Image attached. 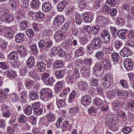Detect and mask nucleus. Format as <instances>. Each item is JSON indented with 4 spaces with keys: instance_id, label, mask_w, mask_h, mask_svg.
<instances>
[{
    "instance_id": "nucleus-1",
    "label": "nucleus",
    "mask_w": 134,
    "mask_h": 134,
    "mask_svg": "<svg viewBox=\"0 0 134 134\" xmlns=\"http://www.w3.org/2000/svg\"><path fill=\"white\" fill-rule=\"evenodd\" d=\"M49 37L48 36L44 35L43 36L44 40H41L38 42L39 48L40 50H47L52 47L53 42Z\"/></svg>"
},
{
    "instance_id": "nucleus-2",
    "label": "nucleus",
    "mask_w": 134,
    "mask_h": 134,
    "mask_svg": "<svg viewBox=\"0 0 134 134\" xmlns=\"http://www.w3.org/2000/svg\"><path fill=\"white\" fill-rule=\"evenodd\" d=\"M53 96V93L51 89L44 88L40 92V98L45 101H47Z\"/></svg>"
},
{
    "instance_id": "nucleus-3",
    "label": "nucleus",
    "mask_w": 134,
    "mask_h": 134,
    "mask_svg": "<svg viewBox=\"0 0 134 134\" xmlns=\"http://www.w3.org/2000/svg\"><path fill=\"white\" fill-rule=\"evenodd\" d=\"M98 37L101 40L102 42L107 43L110 40V35L108 31L104 30Z\"/></svg>"
},
{
    "instance_id": "nucleus-4",
    "label": "nucleus",
    "mask_w": 134,
    "mask_h": 134,
    "mask_svg": "<svg viewBox=\"0 0 134 134\" xmlns=\"http://www.w3.org/2000/svg\"><path fill=\"white\" fill-rule=\"evenodd\" d=\"M96 63L104 70H107L111 66L110 61L106 58L102 59L99 63Z\"/></svg>"
},
{
    "instance_id": "nucleus-5",
    "label": "nucleus",
    "mask_w": 134,
    "mask_h": 134,
    "mask_svg": "<svg viewBox=\"0 0 134 134\" xmlns=\"http://www.w3.org/2000/svg\"><path fill=\"white\" fill-rule=\"evenodd\" d=\"M101 40L98 37L94 38L92 40V44L95 49H98L101 48L102 46Z\"/></svg>"
},
{
    "instance_id": "nucleus-6",
    "label": "nucleus",
    "mask_w": 134,
    "mask_h": 134,
    "mask_svg": "<svg viewBox=\"0 0 134 134\" xmlns=\"http://www.w3.org/2000/svg\"><path fill=\"white\" fill-rule=\"evenodd\" d=\"M104 70L96 63L94 68V75L98 76H101L104 73Z\"/></svg>"
},
{
    "instance_id": "nucleus-7",
    "label": "nucleus",
    "mask_w": 134,
    "mask_h": 134,
    "mask_svg": "<svg viewBox=\"0 0 134 134\" xmlns=\"http://www.w3.org/2000/svg\"><path fill=\"white\" fill-rule=\"evenodd\" d=\"M124 63V67L126 70H131L133 69V63L129 59L127 58L125 60Z\"/></svg>"
},
{
    "instance_id": "nucleus-8",
    "label": "nucleus",
    "mask_w": 134,
    "mask_h": 134,
    "mask_svg": "<svg viewBox=\"0 0 134 134\" xmlns=\"http://www.w3.org/2000/svg\"><path fill=\"white\" fill-rule=\"evenodd\" d=\"M64 20L63 16L57 15L54 19V24L56 26L60 25L64 22Z\"/></svg>"
},
{
    "instance_id": "nucleus-9",
    "label": "nucleus",
    "mask_w": 134,
    "mask_h": 134,
    "mask_svg": "<svg viewBox=\"0 0 134 134\" xmlns=\"http://www.w3.org/2000/svg\"><path fill=\"white\" fill-rule=\"evenodd\" d=\"M91 98L88 95L83 96L81 99V102L82 104L85 106L89 105L91 103Z\"/></svg>"
},
{
    "instance_id": "nucleus-10",
    "label": "nucleus",
    "mask_w": 134,
    "mask_h": 134,
    "mask_svg": "<svg viewBox=\"0 0 134 134\" xmlns=\"http://www.w3.org/2000/svg\"><path fill=\"white\" fill-rule=\"evenodd\" d=\"M66 35L64 34L62 32L58 31L55 33L54 36V38L55 41L58 42L64 40Z\"/></svg>"
},
{
    "instance_id": "nucleus-11",
    "label": "nucleus",
    "mask_w": 134,
    "mask_h": 134,
    "mask_svg": "<svg viewBox=\"0 0 134 134\" xmlns=\"http://www.w3.org/2000/svg\"><path fill=\"white\" fill-rule=\"evenodd\" d=\"M93 18L92 15L90 13H85L82 14V19L86 23H90Z\"/></svg>"
},
{
    "instance_id": "nucleus-12",
    "label": "nucleus",
    "mask_w": 134,
    "mask_h": 134,
    "mask_svg": "<svg viewBox=\"0 0 134 134\" xmlns=\"http://www.w3.org/2000/svg\"><path fill=\"white\" fill-rule=\"evenodd\" d=\"M96 23H100L102 25L106 24L107 22L106 18L103 16H99L97 17L96 20Z\"/></svg>"
},
{
    "instance_id": "nucleus-13",
    "label": "nucleus",
    "mask_w": 134,
    "mask_h": 134,
    "mask_svg": "<svg viewBox=\"0 0 134 134\" xmlns=\"http://www.w3.org/2000/svg\"><path fill=\"white\" fill-rule=\"evenodd\" d=\"M46 65L43 61H38L36 63V67L39 71L43 72L45 69Z\"/></svg>"
},
{
    "instance_id": "nucleus-14",
    "label": "nucleus",
    "mask_w": 134,
    "mask_h": 134,
    "mask_svg": "<svg viewBox=\"0 0 134 134\" xmlns=\"http://www.w3.org/2000/svg\"><path fill=\"white\" fill-rule=\"evenodd\" d=\"M131 50L128 47H125L122 49L120 52L121 55L124 57H127L130 55Z\"/></svg>"
},
{
    "instance_id": "nucleus-15",
    "label": "nucleus",
    "mask_w": 134,
    "mask_h": 134,
    "mask_svg": "<svg viewBox=\"0 0 134 134\" xmlns=\"http://www.w3.org/2000/svg\"><path fill=\"white\" fill-rule=\"evenodd\" d=\"M67 4L66 1L63 0L60 2L57 5V9L60 12L62 11Z\"/></svg>"
},
{
    "instance_id": "nucleus-16",
    "label": "nucleus",
    "mask_w": 134,
    "mask_h": 134,
    "mask_svg": "<svg viewBox=\"0 0 134 134\" xmlns=\"http://www.w3.org/2000/svg\"><path fill=\"white\" fill-rule=\"evenodd\" d=\"M29 21L26 20L22 21L20 23V29L22 31L26 30L28 27L29 24Z\"/></svg>"
},
{
    "instance_id": "nucleus-17",
    "label": "nucleus",
    "mask_w": 134,
    "mask_h": 134,
    "mask_svg": "<svg viewBox=\"0 0 134 134\" xmlns=\"http://www.w3.org/2000/svg\"><path fill=\"white\" fill-rule=\"evenodd\" d=\"M129 30L126 29H122L119 31L118 37L122 40L126 38V36L128 35Z\"/></svg>"
},
{
    "instance_id": "nucleus-18",
    "label": "nucleus",
    "mask_w": 134,
    "mask_h": 134,
    "mask_svg": "<svg viewBox=\"0 0 134 134\" xmlns=\"http://www.w3.org/2000/svg\"><path fill=\"white\" fill-rule=\"evenodd\" d=\"M4 73L7 77L11 79H15V77H17V75L15 73L12 71L7 70L5 71Z\"/></svg>"
},
{
    "instance_id": "nucleus-19",
    "label": "nucleus",
    "mask_w": 134,
    "mask_h": 134,
    "mask_svg": "<svg viewBox=\"0 0 134 134\" xmlns=\"http://www.w3.org/2000/svg\"><path fill=\"white\" fill-rule=\"evenodd\" d=\"M78 86L80 90L83 92L87 90L89 87L88 85L86 82H80L78 83Z\"/></svg>"
},
{
    "instance_id": "nucleus-20",
    "label": "nucleus",
    "mask_w": 134,
    "mask_h": 134,
    "mask_svg": "<svg viewBox=\"0 0 134 134\" xmlns=\"http://www.w3.org/2000/svg\"><path fill=\"white\" fill-rule=\"evenodd\" d=\"M104 56V53L102 51H98L95 53L94 57L98 60H100L103 59Z\"/></svg>"
},
{
    "instance_id": "nucleus-21",
    "label": "nucleus",
    "mask_w": 134,
    "mask_h": 134,
    "mask_svg": "<svg viewBox=\"0 0 134 134\" xmlns=\"http://www.w3.org/2000/svg\"><path fill=\"white\" fill-rule=\"evenodd\" d=\"M8 58L9 60L16 61L18 58L17 52L15 51H13L10 52L8 55Z\"/></svg>"
},
{
    "instance_id": "nucleus-22",
    "label": "nucleus",
    "mask_w": 134,
    "mask_h": 134,
    "mask_svg": "<svg viewBox=\"0 0 134 134\" xmlns=\"http://www.w3.org/2000/svg\"><path fill=\"white\" fill-rule=\"evenodd\" d=\"M20 55L21 57H24L27 54V52L23 46H21L18 49L17 51Z\"/></svg>"
},
{
    "instance_id": "nucleus-23",
    "label": "nucleus",
    "mask_w": 134,
    "mask_h": 134,
    "mask_svg": "<svg viewBox=\"0 0 134 134\" xmlns=\"http://www.w3.org/2000/svg\"><path fill=\"white\" fill-rule=\"evenodd\" d=\"M18 120L19 123L21 124H24L25 127H26L27 129L29 128V126L27 123H26L27 120L25 116L24 115H21L20 117L18 118Z\"/></svg>"
},
{
    "instance_id": "nucleus-24",
    "label": "nucleus",
    "mask_w": 134,
    "mask_h": 134,
    "mask_svg": "<svg viewBox=\"0 0 134 134\" xmlns=\"http://www.w3.org/2000/svg\"><path fill=\"white\" fill-rule=\"evenodd\" d=\"M63 81H59L55 85L54 88L55 92L58 93L63 87Z\"/></svg>"
},
{
    "instance_id": "nucleus-25",
    "label": "nucleus",
    "mask_w": 134,
    "mask_h": 134,
    "mask_svg": "<svg viewBox=\"0 0 134 134\" xmlns=\"http://www.w3.org/2000/svg\"><path fill=\"white\" fill-rule=\"evenodd\" d=\"M27 66L30 68L35 66V61L34 57L31 56L29 58L27 61Z\"/></svg>"
},
{
    "instance_id": "nucleus-26",
    "label": "nucleus",
    "mask_w": 134,
    "mask_h": 134,
    "mask_svg": "<svg viewBox=\"0 0 134 134\" xmlns=\"http://www.w3.org/2000/svg\"><path fill=\"white\" fill-rule=\"evenodd\" d=\"M25 34L21 33H20L17 34L15 36V40L16 42L18 43L21 42L24 40Z\"/></svg>"
},
{
    "instance_id": "nucleus-27",
    "label": "nucleus",
    "mask_w": 134,
    "mask_h": 134,
    "mask_svg": "<svg viewBox=\"0 0 134 134\" xmlns=\"http://www.w3.org/2000/svg\"><path fill=\"white\" fill-rule=\"evenodd\" d=\"M51 5L49 3L46 2L43 4L42 9L43 11L46 12L49 11L51 9Z\"/></svg>"
},
{
    "instance_id": "nucleus-28",
    "label": "nucleus",
    "mask_w": 134,
    "mask_h": 134,
    "mask_svg": "<svg viewBox=\"0 0 134 134\" xmlns=\"http://www.w3.org/2000/svg\"><path fill=\"white\" fill-rule=\"evenodd\" d=\"M81 72L84 76L90 74V68L88 66L83 67L81 70Z\"/></svg>"
},
{
    "instance_id": "nucleus-29",
    "label": "nucleus",
    "mask_w": 134,
    "mask_h": 134,
    "mask_svg": "<svg viewBox=\"0 0 134 134\" xmlns=\"http://www.w3.org/2000/svg\"><path fill=\"white\" fill-rule=\"evenodd\" d=\"M111 32L114 38H116L117 36H118L119 31L116 28L114 27H111L110 28Z\"/></svg>"
},
{
    "instance_id": "nucleus-30",
    "label": "nucleus",
    "mask_w": 134,
    "mask_h": 134,
    "mask_svg": "<svg viewBox=\"0 0 134 134\" xmlns=\"http://www.w3.org/2000/svg\"><path fill=\"white\" fill-rule=\"evenodd\" d=\"M69 122L67 121H63L60 127L62 129L63 131H64L68 129L70 126Z\"/></svg>"
},
{
    "instance_id": "nucleus-31",
    "label": "nucleus",
    "mask_w": 134,
    "mask_h": 134,
    "mask_svg": "<svg viewBox=\"0 0 134 134\" xmlns=\"http://www.w3.org/2000/svg\"><path fill=\"white\" fill-rule=\"evenodd\" d=\"M39 0H34L31 2L30 6L33 9H36L39 8Z\"/></svg>"
},
{
    "instance_id": "nucleus-32",
    "label": "nucleus",
    "mask_w": 134,
    "mask_h": 134,
    "mask_svg": "<svg viewBox=\"0 0 134 134\" xmlns=\"http://www.w3.org/2000/svg\"><path fill=\"white\" fill-rule=\"evenodd\" d=\"M55 75L57 79H59L62 78L64 75V71L63 70H57L55 72Z\"/></svg>"
},
{
    "instance_id": "nucleus-33",
    "label": "nucleus",
    "mask_w": 134,
    "mask_h": 134,
    "mask_svg": "<svg viewBox=\"0 0 134 134\" xmlns=\"http://www.w3.org/2000/svg\"><path fill=\"white\" fill-rule=\"evenodd\" d=\"M29 96L32 100H34L38 98V93L36 91H32L30 93Z\"/></svg>"
},
{
    "instance_id": "nucleus-34",
    "label": "nucleus",
    "mask_w": 134,
    "mask_h": 134,
    "mask_svg": "<svg viewBox=\"0 0 134 134\" xmlns=\"http://www.w3.org/2000/svg\"><path fill=\"white\" fill-rule=\"evenodd\" d=\"M85 48L84 46L80 47L79 49L76 50V55L78 57L80 56L83 55V54L85 52Z\"/></svg>"
},
{
    "instance_id": "nucleus-35",
    "label": "nucleus",
    "mask_w": 134,
    "mask_h": 134,
    "mask_svg": "<svg viewBox=\"0 0 134 134\" xmlns=\"http://www.w3.org/2000/svg\"><path fill=\"white\" fill-rule=\"evenodd\" d=\"M94 106H96L97 107H99L103 104L102 100L99 98H97L93 102Z\"/></svg>"
},
{
    "instance_id": "nucleus-36",
    "label": "nucleus",
    "mask_w": 134,
    "mask_h": 134,
    "mask_svg": "<svg viewBox=\"0 0 134 134\" xmlns=\"http://www.w3.org/2000/svg\"><path fill=\"white\" fill-rule=\"evenodd\" d=\"M4 20H5L7 23H10L14 21L15 19L13 15L11 14H7Z\"/></svg>"
},
{
    "instance_id": "nucleus-37",
    "label": "nucleus",
    "mask_w": 134,
    "mask_h": 134,
    "mask_svg": "<svg viewBox=\"0 0 134 134\" xmlns=\"http://www.w3.org/2000/svg\"><path fill=\"white\" fill-rule=\"evenodd\" d=\"M62 49L59 46L53 47L52 48V53L55 56H57Z\"/></svg>"
},
{
    "instance_id": "nucleus-38",
    "label": "nucleus",
    "mask_w": 134,
    "mask_h": 134,
    "mask_svg": "<svg viewBox=\"0 0 134 134\" xmlns=\"http://www.w3.org/2000/svg\"><path fill=\"white\" fill-rule=\"evenodd\" d=\"M120 84L121 87L124 88H128V85L127 81L124 79H121L120 80Z\"/></svg>"
},
{
    "instance_id": "nucleus-39",
    "label": "nucleus",
    "mask_w": 134,
    "mask_h": 134,
    "mask_svg": "<svg viewBox=\"0 0 134 134\" xmlns=\"http://www.w3.org/2000/svg\"><path fill=\"white\" fill-rule=\"evenodd\" d=\"M63 62L62 60H57L54 63V66L55 68L62 67L63 66Z\"/></svg>"
},
{
    "instance_id": "nucleus-40",
    "label": "nucleus",
    "mask_w": 134,
    "mask_h": 134,
    "mask_svg": "<svg viewBox=\"0 0 134 134\" xmlns=\"http://www.w3.org/2000/svg\"><path fill=\"white\" fill-rule=\"evenodd\" d=\"M46 117L48 121L49 122L53 121L55 120V118L54 114L50 113L47 115Z\"/></svg>"
},
{
    "instance_id": "nucleus-41",
    "label": "nucleus",
    "mask_w": 134,
    "mask_h": 134,
    "mask_svg": "<svg viewBox=\"0 0 134 134\" xmlns=\"http://www.w3.org/2000/svg\"><path fill=\"white\" fill-rule=\"evenodd\" d=\"M132 127L131 126H125L122 129V132L123 133L125 134H129L132 131Z\"/></svg>"
},
{
    "instance_id": "nucleus-42",
    "label": "nucleus",
    "mask_w": 134,
    "mask_h": 134,
    "mask_svg": "<svg viewBox=\"0 0 134 134\" xmlns=\"http://www.w3.org/2000/svg\"><path fill=\"white\" fill-rule=\"evenodd\" d=\"M10 99L13 102H16L18 101L19 99L18 96L15 93L9 94Z\"/></svg>"
},
{
    "instance_id": "nucleus-43",
    "label": "nucleus",
    "mask_w": 134,
    "mask_h": 134,
    "mask_svg": "<svg viewBox=\"0 0 134 134\" xmlns=\"http://www.w3.org/2000/svg\"><path fill=\"white\" fill-rule=\"evenodd\" d=\"M95 49L93 47V45L89 44L86 47V49L87 52L90 54L93 53Z\"/></svg>"
},
{
    "instance_id": "nucleus-44",
    "label": "nucleus",
    "mask_w": 134,
    "mask_h": 134,
    "mask_svg": "<svg viewBox=\"0 0 134 134\" xmlns=\"http://www.w3.org/2000/svg\"><path fill=\"white\" fill-rule=\"evenodd\" d=\"M117 115L120 118H123V120L124 121H126L127 120V116L126 113L123 111H120L118 112Z\"/></svg>"
},
{
    "instance_id": "nucleus-45",
    "label": "nucleus",
    "mask_w": 134,
    "mask_h": 134,
    "mask_svg": "<svg viewBox=\"0 0 134 134\" xmlns=\"http://www.w3.org/2000/svg\"><path fill=\"white\" fill-rule=\"evenodd\" d=\"M70 28V26L68 24H65L62 27L63 31H61L63 33H66L69 32V29Z\"/></svg>"
},
{
    "instance_id": "nucleus-46",
    "label": "nucleus",
    "mask_w": 134,
    "mask_h": 134,
    "mask_svg": "<svg viewBox=\"0 0 134 134\" xmlns=\"http://www.w3.org/2000/svg\"><path fill=\"white\" fill-rule=\"evenodd\" d=\"M32 108L30 105H27L25 109V114L27 115H30L32 114Z\"/></svg>"
},
{
    "instance_id": "nucleus-47",
    "label": "nucleus",
    "mask_w": 134,
    "mask_h": 134,
    "mask_svg": "<svg viewBox=\"0 0 134 134\" xmlns=\"http://www.w3.org/2000/svg\"><path fill=\"white\" fill-rule=\"evenodd\" d=\"M43 107L41 106V107L39 108L33 110L34 111V114L37 116H38L41 115L43 112Z\"/></svg>"
},
{
    "instance_id": "nucleus-48",
    "label": "nucleus",
    "mask_w": 134,
    "mask_h": 134,
    "mask_svg": "<svg viewBox=\"0 0 134 134\" xmlns=\"http://www.w3.org/2000/svg\"><path fill=\"white\" fill-rule=\"evenodd\" d=\"M108 97L110 99H113L116 96L115 92L113 91H108L107 93Z\"/></svg>"
},
{
    "instance_id": "nucleus-49",
    "label": "nucleus",
    "mask_w": 134,
    "mask_h": 134,
    "mask_svg": "<svg viewBox=\"0 0 134 134\" xmlns=\"http://www.w3.org/2000/svg\"><path fill=\"white\" fill-rule=\"evenodd\" d=\"M32 51L34 52L35 54H37L38 52L39 49L36 44H32L30 47Z\"/></svg>"
},
{
    "instance_id": "nucleus-50",
    "label": "nucleus",
    "mask_w": 134,
    "mask_h": 134,
    "mask_svg": "<svg viewBox=\"0 0 134 134\" xmlns=\"http://www.w3.org/2000/svg\"><path fill=\"white\" fill-rule=\"evenodd\" d=\"M34 85V82L31 80H26V83L25 84L26 88L29 89L32 87Z\"/></svg>"
},
{
    "instance_id": "nucleus-51",
    "label": "nucleus",
    "mask_w": 134,
    "mask_h": 134,
    "mask_svg": "<svg viewBox=\"0 0 134 134\" xmlns=\"http://www.w3.org/2000/svg\"><path fill=\"white\" fill-rule=\"evenodd\" d=\"M28 119L30 121L32 124L35 125L36 123L37 118L34 116H29Z\"/></svg>"
},
{
    "instance_id": "nucleus-52",
    "label": "nucleus",
    "mask_w": 134,
    "mask_h": 134,
    "mask_svg": "<svg viewBox=\"0 0 134 134\" xmlns=\"http://www.w3.org/2000/svg\"><path fill=\"white\" fill-rule=\"evenodd\" d=\"M119 57L120 56L117 53L114 52L112 53L111 58L113 61L115 62H117L119 60Z\"/></svg>"
},
{
    "instance_id": "nucleus-53",
    "label": "nucleus",
    "mask_w": 134,
    "mask_h": 134,
    "mask_svg": "<svg viewBox=\"0 0 134 134\" xmlns=\"http://www.w3.org/2000/svg\"><path fill=\"white\" fill-rule=\"evenodd\" d=\"M109 13L113 17H114L117 16L118 12V10L116 8L111 9Z\"/></svg>"
},
{
    "instance_id": "nucleus-54",
    "label": "nucleus",
    "mask_w": 134,
    "mask_h": 134,
    "mask_svg": "<svg viewBox=\"0 0 134 134\" xmlns=\"http://www.w3.org/2000/svg\"><path fill=\"white\" fill-rule=\"evenodd\" d=\"M25 15L23 14H20L17 15L16 19L18 23H20L25 17Z\"/></svg>"
},
{
    "instance_id": "nucleus-55",
    "label": "nucleus",
    "mask_w": 134,
    "mask_h": 134,
    "mask_svg": "<svg viewBox=\"0 0 134 134\" xmlns=\"http://www.w3.org/2000/svg\"><path fill=\"white\" fill-rule=\"evenodd\" d=\"M55 81L54 79L52 77H50L46 80L45 82V84L47 85L52 86L53 85V82Z\"/></svg>"
},
{
    "instance_id": "nucleus-56",
    "label": "nucleus",
    "mask_w": 134,
    "mask_h": 134,
    "mask_svg": "<svg viewBox=\"0 0 134 134\" xmlns=\"http://www.w3.org/2000/svg\"><path fill=\"white\" fill-rule=\"evenodd\" d=\"M118 119V117L115 115H112V117L110 118L109 120L108 124L109 125L110 124H113V121H116Z\"/></svg>"
},
{
    "instance_id": "nucleus-57",
    "label": "nucleus",
    "mask_w": 134,
    "mask_h": 134,
    "mask_svg": "<svg viewBox=\"0 0 134 134\" xmlns=\"http://www.w3.org/2000/svg\"><path fill=\"white\" fill-rule=\"evenodd\" d=\"M80 39H81V43L82 44H87L89 41L88 37L86 36L81 37Z\"/></svg>"
},
{
    "instance_id": "nucleus-58",
    "label": "nucleus",
    "mask_w": 134,
    "mask_h": 134,
    "mask_svg": "<svg viewBox=\"0 0 134 134\" xmlns=\"http://www.w3.org/2000/svg\"><path fill=\"white\" fill-rule=\"evenodd\" d=\"M31 106L33 109V110L39 108L43 106L42 105H41V104L38 102H34L31 104Z\"/></svg>"
},
{
    "instance_id": "nucleus-59",
    "label": "nucleus",
    "mask_w": 134,
    "mask_h": 134,
    "mask_svg": "<svg viewBox=\"0 0 134 134\" xmlns=\"http://www.w3.org/2000/svg\"><path fill=\"white\" fill-rule=\"evenodd\" d=\"M8 14V13L3 10L0 11V19L2 20H4L7 15Z\"/></svg>"
},
{
    "instance_id": "nucleus-60",
    "label": "nucleus",
    "mask_w": 134,
    "mask_h": 134,
    "mask_svg": "<svg viewBox=\"0 0 134 134\" xmlns=\"http://www.w3.org/2000/svg\"><path fill=\"white\" fill-rule=\"evenodd\" d=\"M98 80L95 78L93 77L91 81V85L93 86H96L98 85Z\"/></svg>"
},
{
    "instance_id": "nucleus-61",
    "label": "nucleus",
    "mask_w": 134,
    "mask_h": 134,
    "mask_svg": "<svg viewBox=\"0 0 134 134\" xmlns=\"http://www.w3.org/2000/svg\"><path fill=\"white\" fill-rule=\"evenodd\" d=\"M106 2L111 6H115L116 4V0H106Z\"/></svg>"
},
{
    "instance_id": "nucleus-62",
    "label": "nucleus",
    "mask_w": 134,
    "mask_h": 134,
    "mask_svg": "<svg viewBox=\"0 0 134 134\" xmlns=\"http://www.w3.org/2000/svg\"><path fill=\"white\" fill-rule=\"evenodd\" d=\"M75 21L78 24L80 25L82 22V19L80 15L79 14H77L75 16Z\"/></svg>"
},
{
    "instance_id": "nucleus-63",
    "label": "nucleus",
    "mask_w": 134,
    "mask_h": 134,
    "mask_svg": "<svg viewBox=\"0 0 134 134\" xmlns=\"http://www.w3.org/2000/svg\"><path fill=\"white\" fill-rule=\"evenodd\" d=\"M79 110L78 107H74L69 110V112L71 114H74L77 113Z\"/></svg>"
},
{
    "instance_id": "nucleus-64",
    "label": "nucleus",
    "mask_w": 134,
    "mask_h": 134,
    "mask_svg": "<svg viewBox=\"0 0 134 134\" xmlns=\"http://www.w3.org/2000/svg\"><path fill=\"white\" fill-rule=\"evenodd\" d=\"M57 104L58 108H61L64 105L65 103L64 100L59 99L57 100Z\"/></svg>"
}]
</instances>
